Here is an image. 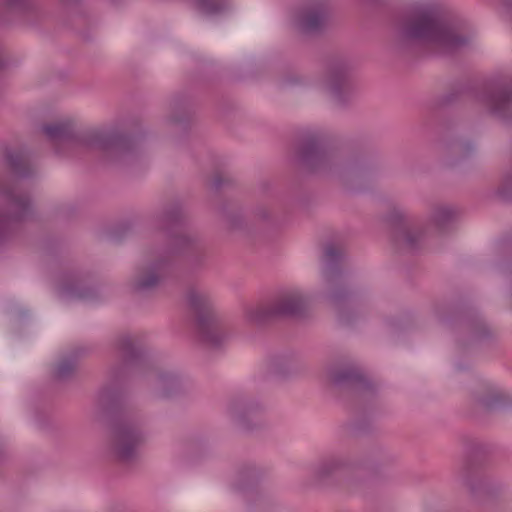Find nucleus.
<instances>
[{
  "mask_svg": "<svg viewBox=\"0 0 512 512\" xmlns=\"http://www.w3.org/2000/svg\"><path fill=\"white\" fill-rule=\"evenodd\" d=\"M117 361L109 370L108 383L97 399V416L109 418L110 448L117 460L128 462L145 436L139 421L124 411L122 385L134 375L147 378L153 394L161 399H176L189 393L187 385L174 372L155 367L142 340L135 335L123 334L115 341Z\"/></svg>",
  "mask_w": 512,
  "mask_h": 512,
  "instance_id": "obj_1",
  "label": "nucleus"
},
{
  "mask_svg": "<svg viewBox=\"0 0 512 512\" xmlns=\"http://www.w3.org/2000/svg\"><path fill=\"white\" fill-rule=\"evenodd\" d=\"M42 132L57 154L74 148L97 149L107 163L118 166L133 164L140 155L139 137L111 128L75 129L70 121L44 124Z\"/></svg>",
  "mask_w": 512,
  "mask_h": 512,
  "instance_id": "obj_2",
  "label": "nucleus"
},
{
  "mask_svg": "<svg viewBox=\"0 0 512 512\" xmlns=\"http://www.w3.org/2000/svg\"><path fill=\"white\" fill-rule=\"evenodd\" d=\"M414 41L432 45L441 54H453L467 46L470 37L460 32L451 20L433 9L417 12L398 27L396 48L404 51Z\"/></svg>",
  "mask_w": 512,
  "mask_h": 512,
  "instance_id": "obj_3",
  "label": "nucleus"
},
{
  "mask_svg": "<svg viewBox=\"0 0 512 512\" xmlns=\"http://www.w3.org/2000/svg\"><path fill=\"white\" fill-rule=\"evenodd\" d=\"M192 248H195L193 240L181 237L173 242L170 249H153L149 259L139 265L132 276L129 284L131 293L138 298H148L155 294L177 259H181L192 271L204 268L201 256L193 253Z\"/></svg>",
  "mask_w": 512,
  "mask_h": 512,
  "instance_id": "obj_4",
  "label": "nucleus"
},
{
  "mask_svg": "<svg viewBox=\"0 0 512 512\" xmlns=\"http://www.w3.org/2000/svg\"><path fill=\"white\" fill-rule=\"evenodd\" d=\"M322 274L328 284L326 300L338 314L340 322H351L352 292L342 278V264L346 257L347 243L342 233H332L326 238L323 251Z\"/></svg>",
  "mask_w": 512,
  "mask_h": 512,
  "instance_id": "obj_5",
  "label": "nucleus"
},
{
  "mask_svg": "<svg viewBox=\"0 0 512 512\" xmlns=\"http://www.w3.org/2000/svg\"><path fill=\"white\" fill-rule=\"evenodd\" d=\"M36 216L35 201L22 183L0 177V245Z\"/></svg>",
  "mask_w": 512,
  "mask_h": 512,
  "instance_id": "obj_6",
  "label": "nucleus"
},
{
  "mask_svg": "<svg viewBox=\"0 0 512 512\" xmlns=\"http://www.w3.org/2000/svg\"><path fill=\"white\" fill-rule=\"evenodd\" d=\"M187 302L197 340L207 349H220L231 333L216 314L209 296L202 291L190 289Z\"/></svg>",
  "mask_w": 512,
  "mask_h": 512,
  "instance_id": "obj_7",
  "label": "nucleus"
},
{
  "mask_svg": "<svg viewBox=\"0 0 512 512\" xmlns=\"http://www.w3.org/2000/svg\"><path fill=\"white\" fill-rule=\"evenodd\" d=\"M322 65V82L328 98L338 107L349 106L357 90L353 63L344 55L326 53Z\"/></svg>",
  "mask_w": 512,
  "mask_h": 512,
  "instance_id": "obj_8",
  "label": "nucleus"
},
{
  "mask_svg": "<svg viewBox=\"0 0 512 512\" xmlns=\"http://www.w3.org/2000/svg\"><path fill=\"white\" fill-rule=\"evenodd\" d=\"M156 229L163 232L167 237L166 245L160 249H170L177 238L186 237L194 242L192 251H197L201 256V265L205 266L208 259L207 246L203 238L192 231H179L188 223V212L184 201L175 197L164 202L154 216Z\"/></svg>",
  "mask_w": 512,
  "mask_h": 512,
  "instance_id": "obj_9",
  "label": "nucleus"
},
{
  "mask_svg": "<svg viewBox=\"0 0 512 512\" xmlns=\"http://www.w3.org/2000/svg\"><path fill=\"white\" fill-rule=\"evenodd\" d=\"M339 139L330 132L322 133V177L336 173L342 184L350 191L356 190L355 185L366 178L370 170L368 158L361 154L349 158L339 165Z\"/></svg>",
  "mask_w": 512,
  "mask_h": 512,
  "instance_id": "obj_10",
  "label": "nucleus"
},
{
  "mask_svg": "<svg viewBox=\"0 0 512 512\" xmlns=\"http://www.w3.org/2000/svg\"><path fill=\"white\" fill-rule=\"evenodd\" d=\"M310 306V299L300 292H285L269 303L246 310L247 320L256 326H264L276 319L303 316Z\"/></svg>",
  "mask_w": 512,
  "mask_h": 512,
  "instance_id": "obj_11",
  "label": "nucleus"
},
{
  "mask_svg": "<svg viewBox=\"0 0 512 512\" xmlns=\"http://www.w3.org/2000/svg\"><path fill=\"white\" fill-rule=\"evenodd\" d=\"M476 97L494 117L504 122L512 121V75L494 78Z\"/></svg>",
  "mask_w": 512,
  "mask_h": 512,
  "instance_id": "obj_12",
  "label": "nucleus"
},
{
  "mask_svg": "<svg viewBox=\"0 0 512 512\" xmlns=\"http://www.w3.org/2000/svg\"><path fill=\"white\" fill-rule=\"evenodd\" d=\"M388 219L392 225V242L398 252L413 254L423 247L426 229L413 227V220L404 209L394 207Z\"/></svg>",
  "mask_w": 512,
  "mask_h": 512,
  "instance_id": "obj_13",
  "label": "nucleus"
},
{
  "mask_svg": "<svg viewBox=\"0 0 512 512\" xmlns=\"http://www.w3.org/2000/svg\"><path fill=\"white\" fill-rule=\"evenodd\" d=\"M488 455L489 449L486 445L479 442L470 443L467 447L463 464L458 472L462 483L474 495L489 492L490 483L481 472V468Z\"/></svg>",
  "mask_w": 512,
  "mask_h": 512,
  "instance_id": "obj_14",
  "label": "nucleus"
},
{
  "mask_svg": "<svg viewBox=\"0 0 512 512\" xmlns=\"http://www.w3.org/2000/svg\"><path fill=\"white\" fill-rule=\"evenodd\" d=\"M292 161L303 175H313L320 170V134L317 131L305 130L298 134Z\"/></svg>",
  "mask_w": 512,
  "mask_h": 512,
  "instance_id": "obj_15",
  "label": "nucleus"
},
{
  "mask_svg": "<svg viewBox=\"0 0 512 512\" xmlns=\"http://www.w3.org/2000/svg\"><path fill=\"white\" fill-rule=\"evenodd\" d=\"M46 12L38 0H0V20L35 26L43 22Z\"/></svg>",
  "mask_w": 512,
  "mask_h": 512,
  "instance_id": "obj_16",
  "label": "nucleus"
},
{
  "mask_svg": "<svg viewBox=\"0 0 512 512\" xmlns=\"http://www.w3.org/2000/svg\"><path fill=\"white\" fill-rule=\"evenodd\" d=\"M228 410L241 429L252 431L262 427L259 415L263 408L254 398L243 394L235 395L230 400Z\"/></svg>",
  "mask_w": 512,
  "mask_h": 512,
  "instance_id": "obj_17",
  "label": "nucleus"
},
{
  "mask_svg": "<svg viewBox=\"0 0 512 512\" xmlns=\"http://www.w3.org/2000/svg\"><path fill=\"white\" fill-rule=\"evenodd\" d=\"M263 475L261 469L252 465L245 466L240 470L239 478L235 483V488L246 493L249 501H253L254 505L260 509H266L270 504L267 494L258 488Z\"/></svg>",
  "mask_w": 512,
  "mask_h": 512,
  "instance_id": "obj_18",
  "label": "nucleus"
},
{
  "mask_svg": "<svg viewBox=\"0 0 512 512\" xmlns=\"http://www.w3.org/2000/svg\"><path fill=\"white\" fill-rule=\"evenodd\" d=\"M292 25L303 36L320 31V0H301L292 12Z\"/></svg>",
  "mask_w": 512,
  "mask_h": 512,
  "instance_id": "obj_19",
  "label": "nucleus"
},
{
  "mask_svg": "<svg viewBox=\"0 0 512 512\" xmlns=\"http://www.w3.org/2000/svg\"><path fill=\"white\" fill-rule=\"evenodd\" d=\"M1 159L9 172V174H5L2 177H9L18 183H22L23 180L30 179L35 174L29 154L23 148L5 147Z\"/></svg>",
  "mask_w": 512,
  "mask_h": 512,
  "instance_id": "obj_20",
  "label": "nucleus"
},
{
  "mask_svg": "<svg viewBox=\"0 0 512 512\" xmlns=\"http://www.w3.org/2000/svg\"><path fill=\"white\" fill-rule=\"evenodd\" d=\"M217 211L227 231L243 234H250L253 231L252 224L244 217L242 206L237 201L223 199L220 201Z\"/></svg>",
  "mask_w": 512,
  "mask_h": 512,
  "instance_id": "obj_21",
  "label": "nucleus"
},
{
  "mask_svg": "<svg viewBox=\"0 0 512 512\" xmlns=\"http://www.w3.org/2000/svg\"><path fill=\"white\" fill-rule=\"evenodd\" d=\"M192 116L193 110L190 98L185 94L175 95L170 103L168 121L187 131Z\"/></svg>",
  "mask_w": 512,
  "mask_h": 512,
  "instance_id": "obj_22",
  "label": "nucleus"
},
{
  "mask_svg": "<svg viewBox=\"0 0 512 512\" xmlns=\"http://www.w3.org/2000/svg\"><path fill=\"white\" fill-rule=\"evenodd\" d=\"M473 399L476 404L486 411L504 409L512 404L509 395L492 387H484L473 392Z\"/></svg>",
  "mask_w": 512,
  "mask_h": 512,
  "instance_id": "obj_23",
  "label": "nucleus"
},
{
  "mask_svg": "<svg viewBox=\"0 0 512 512\" xmlns=\"http://www.w3.org/2000/svg\"><path fill=\"white\" fill-rule=\"evenodd\" d=\"M86 353L84 348H75L62 355L53 368V379L58 382L70 381L77 369L78 359Z\"/></svg>",
  "mask_w": 512,
  "mask_h": 512,
  "instance_id": "obj_24",
  "label": "nucleus"
},
{
  "mask_svg": "<svg viewBox=\"0 0 512 512\" xmlns=\"http://www.w3.org/2000/svg\"><path fill=\"white\" fill-rule=\"evenodd\" d=\"M332 381L339 386H348L359 391H372V383L358 368H345L332 374Z\"/></svg>",
  "mask_w": 512,
  "mask_h": 512,
  "instance_id": "obj_25",
  "label": "nucleus"
},
{
  "mask_svg": "<svg viewBox=\"0 0 512 512\" xmlns=\"http://www.w3.org/2000/svg\"><path fill=\"white\" fill-rule=\"evenodd\" d=\"M59 294L63 298L78 300H96L100 298L97 287L83 285L78 282H66L59 288Z\"/></svg>",
  "mask_w": 512,
  "mask_h": 512,
  "instance_id": "obj_26",
  "label": "nucleus"
},
{
  "mask_svg": "<svg viewBox=\"0 0 512 512\" xmlns=\"http://www.w3.org/2000/svg\"><path fill=\"white\" fill-rule=\"evenodd\" d=\"M269 371L279 378H287L293 375L297 371L294 354L286 352L271 356Z\"/></svg>",
  "mask_w": 512,
  "mask_h": 512,
  "instance_id": "obj_27",
  "label": "nucleus"
},
{
  "mask_svg": "<svg viewBox=\"0 0 512 512\" xmlns=\"http://www.w3.org/2000/svg\"><path fill=\"white\" fill-rule=\"evenodd\" d=\"M457 209L446 204L431 206L429 220L438 231H445L457 217Z\"/></svg>",
  "mask_w": 512,
  "mask_h": 512,
  "instance_id": "obj_28",
  "label": "nucleus"
},
{
  "mask_svg": "<svg viewBox=\"0 0 512 512\" xmlns=\"http://www.w3.org/2000/svg\"><path fill=\"white\" fill-rule=\"evenodd\" d=\"M211 502V497L206 492H189L182 495L179 500V506L187 512H197L203 510Z\"/></svg>",
  "mask_w": 512,
  "mask_h": 512,
  "instance_id": "obj_29",
  "label": "nucleus"
},
{
  "mask_svg": "<svg viewBox=\"0 0 512 512\" xmlns=\"http://www.w3.org/2000/svg\"><path fill=\"white\" fill-rule=\"evenodd\" d=\"M467 327L475 340L489 339L494 335L491 327L478 315H474L467 320Z\"/></svg>",
  "mask_w": 512,
  "mask_h": 512,
  "instance_id": "obj_30",
  "label": "nucleus"
},
{
  "mask_svg": "<svg viewBox=\"0 0 512 512\" xmlns=\"http://www.w3.org/2000/svg\"><path fill=\"white\" fill-rule=\"evenodd\" d=\"M448 150L453 157V161L456 162L472 155L475 147L471 142L456 140L449 145Z\"/></svg>",
  "mask_w": 512,
  "mask_h": 512,
  "instance_id": "obj_31",
  "label": "nucleus"
},
{
  "mask_svg": "<svg viewBox=\"0 0 512 512\" xmlns=\"http://www.w3.org/2000/svg\"><path fill=\"white\" fill-rule=\"evenodd\" d=\"M197 8L204 14L213 16L226 10L225 0H195Z\"/></svg>",
  "mask_w": 512,
  "mask_h": 512,
  "instance_id": "obj_32",
  "label": "nucleus"
},
{
  "mask_svg": "<svg viewBox=\"0 0 512 512\" xmlns=\"http://www.w3.org/2000/svg\"><path fill=\"white\" fill-rule=\"evenodd\" d=\"M253 220L259 223H270L273 219L271 208L264 203L256 204L251 211Z\"/></svg>",
  "mask_w": 512,
  "mask_h": 512,
  "instance_id": "obj_33",
  "label": "nucleus"
},
{
  "mask_svg": "<svg viewBox=\"0 0 512 512\" xmlns=\"http://www.w3.org/2000/svg\"><path fill=\"white\" fill-rule=\"evenodd\" d=\"M132 232V224L130 222H123L115 226L109 233V238L113 242L122 241L127 235Z\"/></svg>",
  "mask_w": 512,
  "mask_h": 512,
  "instance_id": "obj_34",
  "label": "nucleus"
},
{
  "mask_svg": "<svg viewBox=\"0 0 512 512\" xmlns=\"http://www.w3.org/2000/svg\"><path fill=\"white\" fill-rule=\"evenodd\" d=\"M498 193L504 200H512V171L503 176Z\"/></svg>",
  "mask_w": 512,
  "mask_h": 512,
  "instance_id": "obj_35",
  "label": "nucleus"
},
{
  "mask_svg": "<svg viewBox=\"0 0 512 512\" xmlns=\"http://www.w3.org/2000/svg\"><path fill=\"white\" fill-rule=\"evenodd\" d=\"M341 468V463L333 458L325 460L322 464V478L324 476L332 475L334 472Z\"/></svg>",
  "mask_w": 512,
  "mask_h": 512,
  "instance_id": "obj_36",
  "label": "nucleus"
},
{
  "mask_svg": "<svg viewBox=\"0 0 512 512\" xmlns=\"http://www.w3.org/2000/svg\"><path fill=\"white\" fill-rule=\"evenodd\" d=\"M231 183L230 178L224 176L221 173L215 174L213 177L211 186L215 191L221 190L224 186H227Z\"/></svg>",
  "mask_w": 512,
  "mask_h": 512,
  "instance_id": "obj_37",
  "label": "nucleus"
},
{
  "mask_svg": "<svg viewBox=\"0 0 512 512\" xmlns=\"http://www.w3.org/2000/svg\"><path fill=\"white\" fill-rule=\"evenodd\" d=\"M321 19H322V30L324 29V27L326 25H329L332 23V14L331 12L324 6V4L322 3V16H321Z\"/></svg>",
  "mask_w": 512,
  "mask_h": 512,
  "instance_id": "obj_38",
  "label": "nucleus"
},
{
  "mask_svg": "<svg viewBox=\"0 0 512 512\" xmlns=\"http://www.w3.org/2000/svg\"><path fill=\"white\" fill-rule=\"evenodd\" d=\"M7 64H8V62H7L5 50H4L3 46H2V44L0 43V75L7 68Z\"/></svg>",
  "mask_w": 512,
  "mask_h": 512,
  "instance_id": "obj_39",
  "label": "nucleus"
},
{
  "mask_svg": "<svg viewBox=\"0 0 512 512\" xmlns=\"http://www.w3.org/2000/svg\"><path fill=\"white\" fill-rule=\"evenodd\" d=\"M62 4L66 6H78L81 4L82 0H60Z\"/></svg>",
  "mask_w": 512,
  "mask_h": 512,
  "instance_id": "obj_40",
  "label": "nucleus"
},
{
  "mask_svg": "<svg viewBox=\"0 0 512 512\" xmlns=\"http://www.w3.org/2000/svg\"><path fill=\"white\" fill-rule=\"evenodd\" d=\"M270 187H271V183H270L269 181H263V182L261 183V190H262L263 192L268 191V190L270 189Z\"/></svg>",
  "mask_w": 512,
  "mask_h": 512,
  "instance_id": "obj_41",
  "label": "nucleus"
},
{
  "mask_svg": "<svg viewBox=\"0 0 512 512\" xmlns=\"http://www.w3.org/2000/svg\"><path fill=\"white\" fill-rule=\"evenodd\" d=\"M456 99V96L453 94V93H450L446 96L445 98V102L446 103H451L452 101H454Z\"/></svg>",
  "mask_w": 512,
  "mask_h": 512,
  "instance_id": "obj_42",
  "label": "nucleus"
},
{
  "mask_svg": "<svg viewBox=\"0 0 512 512\" xmlns=\"http://www.w3.org/2000/svg\"><path fill=\"white\" fill-rule=\"evenodd\" d=\"M286 82H287L288 84H290V85H293V84L297 83L298 81H297V79H295V78H289V79H287V81H286Z\"/></svg>",
  "mask_w": 512,
  "mask_h": 512,
  "instance_id": "obj_43",
  "label": "nucleus"
},
{
  "mask_svg": "<svg viewBox=\"0 0 512 512\" xmlns=\"http://www.w3.org/2000/svg\"><path fill=\"white\" fill-rule=\"evenodd\" d=\"M317 478H318V473L317 471L315 472V482L317 481Z\"/></svg>",
  "mask_w": 512,
  "mask_h": 512,
  "instance_id": "obj_44",
  "label": "nucleus"
},
{
  "mask_svg": "<svg viewBox=\"0 0 512 512\" xmlns=\"http://www.w3.org/2000/svg\"><path fill=\"white\" fill-rule=\"evenodd\" d=\"M112 3H116L118 0H110Z\"/></svg>",
  "mask_w": 512,
  "mask_h": 512,
  "instance_id": "obj_45",
  "label": "nucleus"
}]
</instances>
